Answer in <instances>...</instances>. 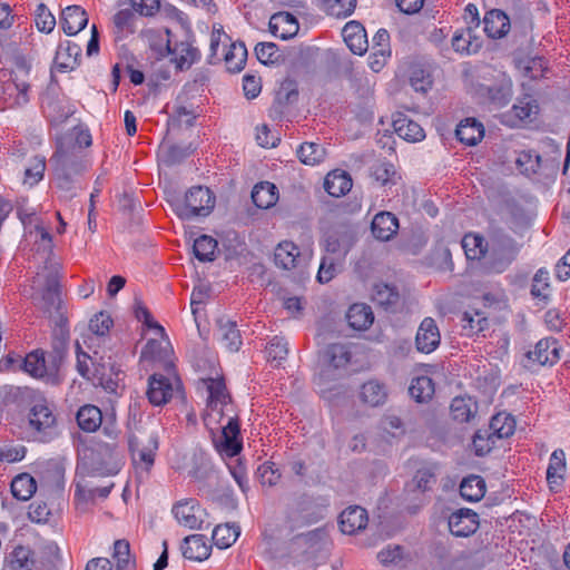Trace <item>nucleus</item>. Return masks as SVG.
I'll return each mask as SVG.
<instances>
[{"mask_svg":"<svg viewBox=\"0 0 570 570\" xmlns=\"http://www.w3.org/2000/svg\"><path fill=\"white\" fill-rule=\"evenodd\" d=\"M200 381L208 392L204 423L210 432H214L220 428L223 419L227 417L226 425L222 426V433L214 443L222 455L233 458L240 452L243 443L239 436L238 421L235 415L230 414L233 412L229 406L230 395L226 390L224 376L220 371L215 370L213 375L203 377Z\"/></svg>","mask_w":570,"mask_h":570,"instance_id":"f257e3e1","label":"nucleus"},{"mask_svg":"<svg viewBox=\"0 0 570 570\" xmlns=\"http://www.w3.org/2000/svg\"><path fill=\"white\" fill-rule=\"evenodd\" d=\"M33 301L50 318L66 321L60 311L61 299L58 289L57 268L51 265L38 272L32 281Z\"/></svg>","mask_w":570,"mask_h":570,"instance_id":"f03ea898","label":"nucleus"},{"mask_svg":"<svg viewBox=\"0 0 570 570\" xmlns=\"http://www.w3.org/2000/svg\"><path fill=\"white\" fill-rule=\"evenodd\" d=\"M30 67L23 59H17L11 72L0 73V98L8 107L23 105L28 101L29 85L27 77Z\"/></svg>","mask_w":570,"mask_h":570,"instance_id":"7ed1b4c3","label":"nucleus"},{"mask_svg":"<svg viewBox=\"0 0 570 570\" xmlns=\"http://www.w3.org/2000/svg\"><path fill=\"white\" fill-rule=\"evenodd\" d=\"M129 448L136 474L140 479L148 476L154 466L155 456L159 448L158 432L151 430L148 433L130 436Z\"/></svg>","mask_w":570,"mask_h":570,"instance_id":"20e7f679","label":"nucleus"},{"mask_svg":"<svg viewBox=\"0 0 570 570\" xmlns=\"http://www.w3.org/2000/svg\"><path fill=\"white\" fill-rule=\"evenodd\" d=\"M171 206L181 219L207 216L215 206V196L209 188L196 186L190 188L184 198L173 199Z\"/></svg>","mask_w":570,"mask_h":570,"instance_id":"39448f33","label":"nucleus"},{"mask_svg":"<svg viewBox=\"0 0 570 570\" xmlns=\"http://www.w3.org/2000/svg\"><path fill=\"white\" fill-rule=\"evenodd\" d=\"M27 431L38 442H49L58 435L57 417L47 401L33 403L28 413Z\"/></svg>","mask_w":570,"mask_h":570,"instance_id":"423d86ee","label":"nucleus"},{"mask_svg":"<svg viewBox=\"0 0 570 570\" xmlns=\"http://www.w3.org/2000/svg\"><path fill=\"white\" fill-rule=\"evenodd\" d=\"M77 370L82 377L107 391L115 392L118 386L120 372L106 358H77Z\"/></svg>","mask_w":570,"mask_h":570,"instance_id":"0eeeda50","label":"nucleus"},{"mask_svg":"<svg viewBox=\"0 0 570 570\" xmlns=\"http://www.w3.org/2000/svg\"><path fill=\"white\" fill-rule=\"evenodd\" d=\"M55 166L53 175L59 188L69 190L72 184L78 181V178L86 173L90 164L82 157L69 155L65 151L58 150L51 158Z\"/></svg>","mask_w":570,"mask_h":570,"instance_id":"6e6552de","label":"nucleus"},{"mask_svg":"<svg viewBox=\"0 0 570 570\" xmlns=\"http://www.w3.org/2000/svg\"><path fill=\"white\" fill-rule=\"evenodd\" d=\"M519 250V244L509 235L493 233L487 255L489 268L495 273H502L517 258Z\"/></svg>","mask_w":570,"mask_h":570,"instance_id":"1a4fd4ad","label":"nucleus"},{"mask_svg":"<svg viewBox=\"0 0 570 570\" xmlns=\"http://www.w3.org/2000/svg\"><path fill=\"white\" fill-rule=\"evenodd\" d=\"M60 363L61 358H2L0 361V371L22 368L32 377L56 381Z\"/></svg>","mask_w":570,"mask_h":570,"instance_id":"9d476101","label":"nucleus"},{"mask_svg":"<svg viewBox=\"0 0 570 570\" xmlns=\"http://www.w3.org/2000/svg\"><path fill=\"white\" fill-rule=\"evenodd\" d=\"M78 426L85 432H95L102 428V432L110 439L118 434L116 415L114 412L102 414L101 410L92 404L81 406L77 412Z\"/></svg>","mask_w":570,"mask_h":570,"instance_id":"9b49d317","label":"nucleus"},{"mask_svg":"<svg viewBox=\"0 0 570 570\" xmlns=\"http://www.w3.org/2000/svg\"><path fill=\"white\" fill-rule=\"evenodd\" d=\"M112 325L111 317L104 312L96 314L89 322L88 332L82 335V341H76V356H90L89 353L97 355L99 351L96 345L101 337L108 334Z\"/></svg>","mask_w":570,"mask_h":570,"instance_id":"f8f14e48","label":"nucleus"},{"mask_svg":"<svg viewBox=\"0 0 570 570\" xmlns=\"http://www.w3.org/2000/svg\"><path fill=\"white\" fill-rule=\"evenodd\" d=\"M180 387L181 383L177 376L154 374L148 380L147 397L154 406H161L167 404Z\"/></svg>","mask_w":570,"mask_h":570,"instance_id":"ddd939ff","label":"nucleus"},{"mask_svg":"<svg viewBox=\"0 0 570 570\" xmlns=\"http://www.w3.org/2000/svg\"><path fill=\"white\" fill-rule=\"evenodd\" d=\"M311 252H301L293 242H282L274 252L275 264L283 269L304 268L311 261Z\"/></svg>","mask_w":570,"mask_h":570,"instance_id":"4468645a","label":"nucleus"},{"mask_svg":"<svg viewBox=\"0 0 570 570\" xmlns=\"http://www.w3.org/2000/svg\"><path fill=\"white\" fill-rule=\"evenodd\" d=\"M171 512L176 521L190 530L200 529L206 512L195 499H183L174 504Z\"/></svg>","mask_w":570,"mask_h":570,"instance_id":"2eb2a0df","label":"nucleus"},{"mask_svg":"<svg viewBox=\"0 0 570 570\" xmlns=\"http://www.w3.org/2000/svg\"><path fill=\"white\" fill-rule=\"evenodd\" d=\"M449 530L455 537H469L479 528V517L470 509H460L449 517Z\"/></svg>","mask_w":570,"mask_h":570,"instance_id":"dca6fc26","label":"nucleus"},{"mask_svg":"<svg viewBox=\"0 0 570 570\" xmlns=\"http://www.w3.org/2000/svg\"><path fill=\"white\" fill-rule=\"evenodd\" d=\"M440 331L436 323L431 317H425L417 330L415 342L420 353L430 354L440 344Z\"/></svg>","mask_w":570,"mask_h":570,"instance_id":"f3484780","label":"nucleus"},{"mask_svg":"<svg viewBox=\"0 0 570 570\" xmlns=\"http://www.w3.org/2000/svg\"><path fill=\"white\" fill-rule=\"evenodd\" d=\"M298 30V21L296 17L289 12H276L269 19V31L279 39L287 40L296 36Z\"/></svg>","mask_w":570,"mask_h":570,"instance_id":"a211bd4d","label":"nucleus"},{"mask_svg":"<svg viewBox=\"0 0 570 570\" xmlns=\"http://www.w3.org/2000/svg\"><path fill=\"white\" fill-rule=\"evenodd\" d=\"M180 549L186 559L198 562L207 560L212 553V546L207 542V538L204 534L186 537Z\"/></svg>","mask_w":570,"mask_h":570,"instance_id":"6ab92c4d","label":"nucleus"},{"mask_svg":"<svg viewBox=\"0 0 570 570\" xmlns=\"http://www.w3.org/2000/svg\"><path fill=\"white\" fill-rule=\"evenodd\" d=\"M88 23V16L80 6L72 4L61 11L60 26L68 36L80 32Z\"/></svg>","mask_w":570,"mask_h":570,"instance_id":"aec40b11","label":"nucleus"},{"mask_svg":"<svg viewBox=\"0 0 570 570\" xmlns=\"http://www.w3.org/2000/svg\"><path fill=\"white\" fill-rule=\"evenodd\" d=\"M342 36L353 53L361 56L366 52L368 48L366 31L360 22H347L342 30Z\"/></svg>","mask_w":570,"mask_h":570,"instance_id":"412c9836","label":"nucleus"},{"mask_svg":"<svg viewBox=\"0 0 570 570\" xmlns=\"http://www.w3.org/2000/svg\"><path fill=\"white\" fill-rule=\"evenodd\" d=\"M399 227V219L390 212L376 214L371 225L373 236L382 242L390 240L397 233Z\"/></svg>","mask_w":570,"mask_h":570,"instance_id":"4be33fe9","label":"nucleus"},{"mask_svg":"<svg viewBox=\"0 0 570 570\" xmlns=\"http://www.w3.org/2000/svg\"><path fill=\"white\" fill-rule=\"evenodd\" d=\"M151 331L154 336L147 340L140 356H170L174 350L164 328L160 325H155Z\"/></svg>","mask_w":570,"mask_h":570,"instance_id":"5701e85b","label":"nucleus"},{"mask_svg":"<svg viewBox=\"0 0 570 570\" xmlns=\"http://www.w3.org/2000/svg\"><path fill=\"white\" fill-rule=\"evenodd\" d=\"M393 128L400 138L409 142H417L425 138V131L422 126L404 114H397L395 116L393 119Z\"/></svg>","mask_w":570,"mask_h":570,"instance_id":"b1692460","label":"nucleus"},{"mask_svg":"<svg viewBox=\"0 0 570 570\" xmlns=\"http://www.w3.org/2000/svg\"><path fill=\"white\" fill-rule=\"evenodd\" d=\"M368 517L366 510L358 507H348L340 515V527L343 533L354 534L364 529Z\"/></svg>","mask_w":570,"mask_h":570,"instance_id":"393cba45","label":"nucleus"},{"mask_svg":"<svg viewBox=\"0 0 570 570\" xmlns=\"http://www.w3.org/2000/svg\"><path fill=\"white\" fill-rule=\"evenodd\" d=\"M80 52L81 50L78 45L69 40L60 42L53 60L55 68L61 72L75 69L78 63Z\"/></svg>","mask_w":570,"mask_h":570,"instance_id":"a878e982","label":"nucleus"},{"mask_svg":"<svg viewBox=\"0 0 570 570\" xmlns=\"http://www.w3.org/2000/svg\"><path fill=\"white\" fill-rule=\"evenodd\" d=\"M566 472V454L563 450H554L547 469V482L553 492H558L563 483Z\"/></svg>","mask_w":570,"mask_h":570,"instance_id":"bb28decb","label":"nucleus"},{"mask_svg":"<svg viewBox=\"0 0 570 570\" xmlns=\"http://www.w3.org/2000/svg\"><path fill=\"white\" fill-rule=\"evenodd\" d=\"M483 30L489 38H502L510 30V19L503 11L493 9L483 18Z\"/></svg>","mask_w":570,"mask_h":570,"instance_id":"cd10ccee","label":"nucleus"},{"mask_svg":"<svg viewBox=\"0 0 570 570\" xmlns=\"http://www.w3.org/2000/svg\"><path fill=\"white\" fill-rule=\"evenodd\" d=\"M351 358H323L317 364V372L315 374V383L320 389V393L324 394L326 390L323 384L327 381L334 380L341 375L340 368L345 366Z\"/></svg>","mask_w":570,"mask_h":570,"instance_id":"c85d7f7f","label":"nucleus"},{"mask_svg":"<svg viewBox=\"0 0 570 570\" xmlns=\"http://www.w3.org/2000/svg\"><path fill=\"white\" fill-rule=\"evenodd\" d=\"M489 99L498 107H504L512 97V80L505 72H498L497 83L488 87Z\"/></svg>","mask_w":570,"mask_h":570,"instance_id":"c756f323","label":"nucleus"},{"mask_svg":"<svg viewBox=\"0 0 570 570\" xmlns=\"http://www.w3.org/2000/svg\"><path fill=\"white\" fill-rule=\"evenodd\" d=\"M352 186L351 176L340 169L328 173L324 179V188L333 197L344 196L351 190Z\"/></svg>","mask_w":570,"mask_h":570,"instance_id":"7c9ffc66","label":"nucleus"},{"mask_svg":"<svg viewBox=\"0 0 570 570\" xmlns=\"http://www.w3.org/2000/svg\"><path fill=\"white\" fill-rule=\"evenodd\" d=\"M346 320L353 330L366 331L374 322V314L368 305L356 303L350 306Z\"/></svg>","mask_w":570,"mask_h":570,"instance_id":"2f4dec72","label":"nucleus"},{"mask_svg":"<svg viewBox=\"0 0 570 570\" xmlns=\"http://www.w3.org/2000/svg\"><path fill=\"white\" fill-rule=\"evenodd\" d=\"M455 134L461 142L475 146L484 136V127L476 119L466 118L458 125Z\"/></svg>","mask_w":570,"mask_h":570,"instance_id":"473e14b6","label":"nucleus"},{"mask_svg":"<svg viewBox=\"0 0 570 570\" xmlns=\"http://www.w3.org/2000/svg\"><path fill=\"white\" fill-rule=\"evenodd\" d=\"M279 198L277 187L269 181H261L256 184L252 191L253 203L262 209L273 207Z\"/></svg>","mask_w":570,"mask_h":570,"instance_id":"72a5a7b5","label":"nucleus"},{"mask_svg":"<svg viewBox=\"0 0 570 570\" xmlns=\"http://www.w3.org/2000/svg\"><path fill=\"white\" fill-rule=\"evenodd\" d=\"M354 244V237L351 233H334L325 239V250L332 257L343 259Z\"/></svg>","mask_w":570,"mask_h":570,"instance_id":"f704fd0d","label":"nucleus"},{"mask_svg":"<svg viewBox=\"0 0 570 570\" xmlns=\"http://www.w3.org/2000/svg\"><path fill=\"white\" fill-rule=\"evenodd\" d=\"M358 396L362 403L374 407L385 403L387 391L384 384L371 380L361 386Z\"/></svg>","mask_w":570,"mask_h":570,"instance_id":"c9c22d12","label":"nucleus"},{"mask_svg":"<svg viewBox=\"0 0 570 570\" xmlns=\"http://www.w3.org/2000/svg\"><path fill=\"white\" fill-rule=\"evenodd\" d=\"M452 46L456 52L472 55L480 50L482 40L475 31L461 29L453 35Z\"/></svg>","mask_w":570,"mask_h":570,"instance_id":"e433bc0d","label":"nucleus"},{"mask_svg":"<svg viewBox=\"0 0 570 570\" xmlns=\"http://www.w3.org/2000/svg\"><path fill=\"white\" fill-rule=\"evenodd\" d=\"M450 410L453 420L464 423L474 417L478 412V405L471 397L456 396L452 400Z\"/></svg>","mask_w":570,"mask_h":570,"instance_id":"4c0bfd02","label":"nucleus"},{"mask_svg":"<svg viewBox=\"0 0 570 570\" xmlns=\"http://www.w3.org/2000/svg\"><path fill=\"white\" fill-rule=\"evenodd\" d=\"M485 481L480 475H470L460 484L461 497L470 502L480 501L485 494Z\"/></svg>","mask_w":570,"mask_h":570,"instance_id":"58836bf2","label":"nucleus"},{"mask_svg":"<svg viewBox=\"0 0 570 570\" xmlns=\"http://www.w3.org/2000/svg\"><path fill=\"white\" fill-rule=\"evenodd\" d=\"M461 245L468 259H480L488 255L489 242H485L481 235L466 234Z\"/></svg>","mask_w":570,"mask_h":570,"instance_id":"ea45409f","label":"nucleus"},{"mask_svg":"<svg viewBox=\"0 0 570 570\" xmlns=\"http://www.w3.org/2000/svg\"><path fill=\"white\" fill-rule=\"evenodd\" d=\"M434 383L429 376L422 375L412 380L409 387L411 397L417 403H426L434 395Z\"/></svg>","mask_w":570,"mask_h":570,"instance_id":"a19ab883","label":"nucleus"},{"mask_svg":"<svg viewBox=\"0 0 570 570\" xmlns=\"http://www.w3.org/2000/svg\"><path fill=\"white\" fill-rule=\"evenodd\" d=\"M489 428V438L504 439L513 434L515 421L512 415L502 412L491 419Z\"/></svg>","mask_w":570,"mask_h":570,"instance_id":"79ce46f5","label":"nucleus"},{"mask_svg":"<svg viewBox=\"0 0 570 570\" xmlns=\"http://www.w3.org/2000/svg\"><path fill=\"white\" fill-rule=\"evenodd\" d=\"M149 47L157 58L168 57L171 52V33L168 29L149 31Z\"/></svg>","mask_w":570,"mask_h":570,"instance_id":"37998d69","label":"nucleus"},{"mask_svg":"<svg viewBox=\"0 0 570 570\" xmlns=\"http://www.w3.org/2000/svg\"><path fill=\"white\" fill-rule=\"evenodd\" d=\"M219 336L228 353H236L242 345L240 334L236 324L230 321H219Z\"/></svg>","mask_w":570,"mask_h":570,"instance_id":"c03bdc74","label":"nucleus"},{"mask_svg":"<svg viewBox=\"0 0 570 570\" xmlns=\"http://www.w3.org/2000/svg\"><path fill=\"white\" fill-rule=\"evenodd\" d=\"M240 534V529L236 524H218L213 530L212 539L219 549H227L235 543Z\"/></svg>","mask_w":570,"mask_h":570,"instance_id":"a18cd8bd","label":"nucleus"},{"mask_svg":"<svg viewBox=\"0 0 570 570\" xmlns=\"http://www.w3.org/2000/svg\"><path fill=\"white\" fill-rule=\"evenodd\" d=\"M247 59V49L243 42H233L229 45L226 52H224V60L226 67L232 72H239Z\"/></svg>","mask_w":570,"mask_h":570,"instance_id":"49530a36","label":"nucleus"},{"mask_svg":"<svg viewBox=\"0 0 570 570\" xmlns=\"http://www.w3.org/2000/svg\"><path fill=\"white\" fill-rule=\"evenodd\" d=\"M37 490L36 480L28 473L17 475L11 482L12 495L21 501L29 500Z\"/></svg>","mask_w":570,"mask_h":570,"instance_id":"de8ad7c7","label":"nucleus"},{"mask_svg":"<svg viewBox=\"0 0 570 570\" xmlns=\"http://www.w3.org/2000/svg\"><path fill=\"white\" fill-rule=\"evenodd\" d=\"M299 160L307 166H316L326 157L325 148L316 142H304L297 149Z\"/></svg>","mask_w":570,"mask_h":570,"instance_id":"09e8293b","label":"nucleus"},{"mask_svg":"<svg viewBox=\"0 0 570 570\" xmlns=\"http://www.w3.org/2000/svg\"><path fill=\"white\" fill-rule=\"evenodd\" d=\"M217 240L208 235L197 237L193 245V252L200 262H213L215 259Z\"/></svg>","mask_w":570,"mask_h":570,"instance_id":"8fccbe9b","label":"nucleus"},{"mask_svg":"<svg viewBox=\"0 0 570 570\" xmlns=\"http://www.w3.org/2000/svg\"><path fill=\"white\" fill-rule=\"evenodd\" d=\"M372 301L384 308H389L399 301V293L395 287L389 284L376 283L373 285Z\"/></svg>","mask_w":570,"mask_h":570,"instance_id":"3c124183","label":"nucleus"},{"mask_svg":"<svg viewBox=\"0 0 570 570\" xmlns=\"http://www.w3.org/2000/svg\"><path fill=\"white\" fill-rule=\"evenodd\" d=\"M7 564L11 570H31L33 567L31 550L22 546L16 547L7 558Z\"/></svg>","mask_w":570,"mask_h":570,"instance_id":"603ef678","label":"nucleus"},{"mask_svg":"<svg viewBox=\"0 0 570 570\" xmlns=\"http://www.w3.org/2000/svg\"><path fill=\"white\" fill-rule=\"evenodd\" d=\"M112 558L116 560V570H134L135 560L130 553V546L127 540L115 541Z\"/></svg>","mask_w":570,"mask_h":570,"instance_id":"864d4df0","label":"nucleus"},{"mask_svg":"<svg viewBox=\"0 0 570 570\" xmlns=\"http://www.w3.org/2000/svg\"><path fill=\"white\" fill-rule=\"evenodd\" d=\"M69 344V330L67 321L56 322V327L52 333V356H63L68 351Z\"/></svg>","mask_w":570,"mask_h":570,"instance_id":"5fc2aeb1","label":"nucleus"},{"mask_svg":"<svg viewBox=\"0 0 570 570\" xmlns=\"http://www.w3.org/2000/svg\"><path fill=\"white\" fill-rule=\"evenodd\" d=\"M169 56H171V61L175 62L179 69H184L185 67H189L197 59L198 52L188 43L180 42L173 47Z\"/></svg>","mask_w":570,"mask_h":570,"instance_id":"6e6d98bb","label":"nucleus"},{"mask_svg":"<svg viewBox=\"0 0 570 570\" xmlns=\"http://www.w3.org/2000/svg\"><path fill=\"white\" fill-rule=\"evenodd\" d=\"M46 170V157L35 156L29 160V165L24 170L23 184L32 187L37 185L42 178Z\"/></svg>","mask_w":570,"mask_h":570,"instance_id":"4d7b16f0","label":"nucleus"},{"mask_svg":"<svg viewBox=\"0 0 570 570\" xmlns=\"http://www.w3.org/2000/svg\"><path fill=\"white\" fill-rule=\"evenodd\" d=\"M518 168L525 175L535 174L542 166L543 160L535 151H522L517 158Z\"/></svg>","mask_w":570,"mask_h":570,"instance_id":"13d9d810","label":"nucleus"},{"mask_svg":"<svg viewBox=\"0 0 570 570\" xmlns=\"http://www.w3.org/2000/svg\"><path fill=\"white\" fill-rule=\"evenodd\" d=\"M431 264L442 271L453 268L452 255L446 244L439 242L431 254Z\"/></svg>","mask_w":570,"mask_h":570,"instance_id":"bf43d9fd","label":"nucleus"},{"mask_svg":"<svg viewBox=\"0 0 570 570\" xmlns=\"http://www.w3.org/2000/svg\"><path fill=\"white\" fill-rule=\"evenodd\" d=\"M35 23L40 32L50 33L56 27V18L43 4H38L35 12Z\"/></svg>","mask_w":570,"mask_h":570,"instance_id":"052dcab7","label":"nucleus"},{"mask_svg":"<svg viewBox=\"0 0 570 570\" xmlns=\"http://www.w3.org/2000/svg\"><path fill=\"white\" fill-rule=\"evenodd\" d=\"M462 328L466 335H473L482 332L487 325V318L479 312L474 314L465 312L462 316Z\"/></svg>","mask_w":570,"mask_h":570,"instance_id":"680f3d73","label":"nucleus"},{"mask_svg":"<svg viewBox=\"0 0 570 570\" xmlns=\"http://www.w3.org/2000/svg\"><path fill=\"white\" fill-rule=\"evenodd\" d=\"M338 262H341V259L324 256L317 272V281L322 284L332 281L338 272Z\"/></svg>","mask_w":570,"mask_h":570,"instance_id":"e2e57ef3","label":"nucleus"},{"mask_svg":"<svg viewBox=\"0 0 570 570\" xmlns=\"http://www.w3.org/2000/svg\"><path fill=\"white\" fill-rule=\"evenodd\" d=\"M549 289V272L540 268L533 276L531 294L533 297L546 299Z\"/></svg>","mask_w":570,"mask_h":570,"instance_id":"0e129e2a","label":"nucleus"},{"mask_svg":"<svg viewBox=\"0 0 570 570\" xmlns=\"http://www.w3.org/2000/svg\"><path fill=\"white\" fill-rule=\"evenodd\" d=\"M382 436L386 440L389 438H399L404 433L402 421L395 415H387L381 421Z\"/></svg>","mask_w":570,"mask_h":570,"instance_id":"69168bd1","label":"nucleus"},{"mask_svg":"<svg viewBox=\"0 0 570 570\" xmlns=\"http://www.w3.org/2000/svg\"><path fill=\"white\" fill-rule=\"evenodd\" d=\"M257 474L261 484L264 487H273L281 479V473L275 468L274 463L262 464L257 470Z\"/></svg>","mask_w":570,"mask_h":570,"instance_id":"338daca9","label":"nucleus"},{"mask_svg":"<svg viewBox=\"0 0 570 570\" xmlns=\"http://www.w3.org/2000/svg\"><path fill=\"white\" fill-rule=\"evenodd\" d=\"M538 110V105L534 100L523 99L519 100L513 105L511 112L517 118V120H525L529 119L533 114Z\"/></svg>","mask_w":570,"mask_h":570,"instance_id":"774afa93","label":"nucleus"}]
</instances>
